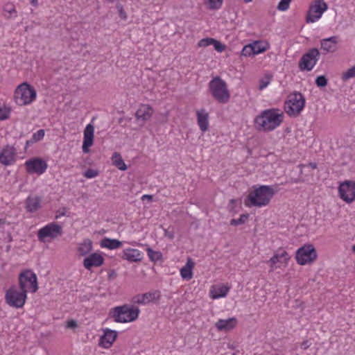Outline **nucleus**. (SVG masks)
I'll use <instances>...</instances> for the list:
<instances>
[{
  "instance_id": "35",
  "label": "nucleus",
  "mask_w": 355,
  "mask_h": 355,
  "mask_svg": "<svg viewBox=\"0 0 355 355\" xmlns=\"http://www.w3.org/2000/svg\"><path fill=\"white\" fill-rule=\"evenodd\" d=\"M355 77V66L349 69L347 71L343 72L341 78L343 81H347L350 78Z\"/></svg>"
},
{
  "instance_id": "22",
  "label": "nucleus",
  "mask_w": 355,
  "mask_h": 355,
  "mask_svg": "<svg viewBox=\"0 0 355 355\" xmlns=\"http://www.w3.org/2000/svg\"><path fill=\"white\" fill-rule=\"evenodd\" d=\"M237 323V320L235 318H230L227 320L220 319L216 323V327L218 331H228L233 329Z\"/></svg>"
},
{
  "instance_id": "7",
  "label": "nucleus",
  "mask_w": 355,
  "mask_h": 355,
  "mask_svg": "<svg viewBox=\"0 0 355 355\" xmlns=\"http://www.w3.org/2000/svg\"><path fill=\"white\" fill-rule=\"evenodd\" d=\"M24 290L17 291L15 286L10 287L6 293L5 300L11 307L21 308L24 306L27 295Z\"/></svg>"
},
{
  "instance_id": "24",
  "label": "nucleus",
  "mask_w": 355,
  "mask_h": 355,
  "mask_svg": "<svg viewBox=\"0 0 355 355\" xmlns=\"http://www.w3.org/2000/svg\"><path fill=\"white\" fill-rule=\"evenodd\" d=\"M197 121L202 132H206L209 125V114L204 109L196 112Z\"/></svg>"
},
{
  "instance_id": "44",
  "label": "nucleus",
  "mask_w": 355,
  "mask_h": 355,
  "mask_svg": "<svg viewBox=\"0 0 355 355\" xmlns=\"http://www.w3.org/2000/svg\"><path fill=\"white\" fill-rule=\"evenodd\" d=\"M83 175L87 178H93L98 175V172L96 170L89 168L84 173Z\"/></svg>"
},
{
  "instance_id": "29",
  "label": "nucleus",
  "mask_w": 355,
  "mask_h": 355,
  "mask_svg": "<svg viewBox=\"0 0 355 355\" xmlns=\"http://www.w3.org/2000/svg\"><path fill=\"white\" fill-rule=\"evenodd\" d=\"M92 250V243L90 240H85L80 244L78 251L80 256H85L89 253Z\"/></svg>"
},
{
  "instance_id": "3",
  "label": "nucleus",
  "mask_w": 355,
  "mask_h": 355,
  "mask_svg": "<svg viewBox=\"0 0 355 355\" xmlns=\"http://www.w3.org/2000/svg\"><path fill=\"white\" fill-rule=\"evenodd\" d=\"M209 88L212 96L219 103H225L229 101L230 94L227 83L220 76L213 78L209 83Z\"/></svg>"
},
{
  "instance_id": "52",
  "label": "nucleus",
  "mask_w": 355,
  "mask_h": 355,
  "mask_svg": "<svg viewBox=\"0 0 355 355\" xmlns=\"http://www.w3.org/2000/svg\"><path fill=\"white\" fill-rule=\"evenodd\" d=\"M31 3L33 6H36L37 5V0H31Z\"/></svg>"
},
{
  "instance_id": "11",
  "label": "nucleus",
  "mask_w": 355,
  "mask_h": 355,
  "mask_svg": "<svg viewBox=\"0 0 355 355\" xmlns=\"http://www.w3.org/2000/svg\"><path fill=\"white\" fill-rule=\"evenodd\" d=\"M62 234V227L56 223H51L41 228L37 233L40 241H45L46 238L55 239Z\"/></svg>"
},
{
  "instance_id": "18",
  "label": "nucleus",
  "mask_w": 355,
  "mask_h": 355,
  "mask_svg": "<svg viewBox=\"0 0 355 355\" xmlns=\"http://www.w3.org/2000/svg\"><path fill=\"white\" fill-rule=\"evenodd\" d=\"M103 261L104 259L102 255L94 252L84 259L83 266L86 269L90 270L92 267H99L103 265Z\"/></svg>"
},
{
  "instance_id": "2",
  "label": "nucleus",
  "mask_w": 355,
  "mask_h": 355,
  "mask_svg": "<svg viewBox=\"0 0 355 355\" xmlns=\"http://www.w3.org/2000/svg\"><path fill=\"white\" fill-rule=\"evenodd\" d=\"M274 194L275 191L271 187L262 185L250 192L248 200L252 205L261 207L269 204Z\"/></svg>"
},
{
  "instance_id": "10",
  "label": "nucleus",
  "mask_w": 355,
  "mask_h": 355,
  "mask_svg": "<svg viewBox=\"0 0 355 355\" xmlns=\"http://www.w3.org/2000/svg\"><path fill=\"white\" fill-rule=\"evenodd\" d=\"M319 58V51L313 48L302 55L299 62V67L301 70L309 71L315 67Z\"/></svg>"
},
{
  "instance_id": "58",
  "label": "nucleus",
  "mask_w": 355,
  "mask_h": 355,
  "mask_svg": "<svg viewBox=\"0 0 355 355\" xmlns=\"http://www.w3.org/2000/svg\"><path fill=\"white\" fill-rule=\"evenodd\" d=\"M64 212H62L60 214V216H64Z\"/></svg>"
},
{
  "instance_id": "54",
  "label": "nucleus",
  "mask_w": 355,
  "mask_h": 355,
  "mask_svg": "<svg viewBox=\"0 0 355 355\" xmlns=\"http://www.w3.org/2000/svg\"><path fill=\"white\" fill-rule=\"evenodd\" d=\"M31 140H28L26 143V147H28V146L31 145L32 144H31Z\"/></svg>"
},
{
  "instance_id": "6",
  "label": "nucleus",
  "mask_w": 355,
  "mask_h": 355,
  "mask_svg": "<svg viewBox=\"0 0 355 355\" xmlns=\"http://www.w3.org/2000/svg\"><path fill=\"white\" fill-rule=\"evenodd\" d=\"M305 105V98L300 92H294L285 102L284 110L290 116H297L302 111Z\"/></svg>"
},
{
  "instance_id": "21",
  "label": "nucleus",
  "mask_w": 355,
  "mask_h": 355,
  "mask_svg": "<svg viewBox=\"0 0 355 355\" xmlns=\"http://www.w3.org/2000/svg\"><path fill=\"white\" fill-rule=\"evenodd\" d=\"M121 257L130 262H138L142 259L141 252L137 249L127 248L123 251Z\"/></svg>"
},
{
  "instance_id": "13",
  "label": "nucleus",
  "mask_w": 355,
  "mask_h": 355,
  "mask_svg": "<svg viewBox=\"0 0 355 355\" xmlns=\"http://www.w3.org/2000/svg\"><path fill=\"white\" fill-rule=\"evenodd\" d=\"M340 198L347 203H351L355 200V182L345 181L338 187Z\"/></svg>"
},
{
  "instance_id": "31",
  "label": "nucleus",
  "mask_w": 355,
  "mask_h": 355,
  "mask_svg": "<svg viewBox=\"0 0 355 355\" xmlns=\"http://www.w3.org/2000/svg\"><path fill=\"white\" fill-rule=\"evenodd\" d=\"M229 291V288L226 286H222L217 288H214L211 291V297L213 299H217L219 297H225Z\"/></svg>"
},
{
  "instance_id": "9",
  "label": "nucleus",
  "mask_w": 355,
  "mask_h": 355,
  "mask_svg": "<svg viewBox=\"0 0 355 355\" xmlns=\"http://www.w3.org/2000/svg\"><path fill=\"white\" fill-rule=\"evenodd\" d=\"M317 258V252L313 245H305L300 248L295 255L298 264L306 265L312 263Z\"/></svg>"
},
{
  "instance_id": "56",
  "label": "nucleus",
  "mask_w": 355,
  "mask_h": 355,
  "mask_svg": "<svg viewBox=\"0 0 355 355\" xmlns=\"http://www.w3.org/2000/svg\"><path fill=\"white\" fill-rule=\"evenodd\" d=\"M246 3H248V2H251L252 0H243Z\"/></svg>"
},
{
  "instance_id": "27",
  "label": "nucleus",
  "mask_w": 355,
  "mask_h": 355,
  "mask_svg": "<svg viewBox=\"0 0 355 355\" xmlns=\"http://www.w3.org/2000/svg\"><path fill=\"white\" fill-rule=\"evenodd\" d=\"M41 199L38 196L28 197L26 199V209L30 212L37 211L40 207Z\"/></svg>"
},
{
  "instance_id": "14",
  "label": "nucleus",
  "mask_w": 355,
  "mask_h": 355,
  "mask_svg": "<svg viewBox=\"0 0 355 355\" xmlns=\"http://www.w3.org/2000/svg\"><path fill=\"white\" fill-rule=\"evenodd\" d=\"M27 173H36L41 175L45 172L47 168V164L40 158H33L25 162Z\"/></svg>"
},
{
  "instance_id": "4",
  "label": "nucleus",
  "mask_w": 355,
  "mask_h": 355,
  "mask_svg": "<svg viewBox=\"0 0 355 355\" xmlns=\"http://www.w3.org/2000/svg\"><path fill=\"white\" fill-rule=\"evenodd\" d=\"M36 96L35 88L27 83H23L15 89V101L19 106L26 105L35 101Z\"/></svg>"
},
{
  "instance_id": "40",
  "label": "nucleus",
  "mask_w": 355,
  "mask_h": 355,
  "mask_svg": "<svg viewBox=\"0 0 355 355\" xmlns=\"http://www.w3.org/2000/svg\"><path fill=\"white\" fill-rule=\"evenodd\" d=\"M328 80L324 76H318L315 79V84L319 87H324L327 85Z\"/></svg>"
},
{
  "instance_id": "23",
  "label": "nucleus",
  "mask_w": 355,
  "mask_h": 355,
  "mask_svg": "<svg viewBox=\"0 0 355 355\" xmlns=\"http://www.w3.org/2000/svg\"><path fill=\"white\" fill-rule=\"evenodd\" d=\"M337 43L338 40L336 36L323 39L320 42L321 49L327 53H333L337 49Z\"/></svg>"
},
{
  "instance_id": "42",
  "label": "nucleus",
  "mask_w": 355,
  "mask_h": 355,
  "mask_svg": "<svg viewBox=\"0 0 355 355\" xmlns=\"http://www.w3.org/2000/svg\"><path fill=\"white\" fill-rule=\"evenodd\" d=\"M291 1V0H281L277 6V9L282 11L287 10L289 8Z\"/></svg>"
},
{
  "instance_id": "53",
  "label": "nucleus",
  "mask_w": 355,
  "mask_h": 355,
  "mask_svg": "<svg viewBox=\"0 0 355 355\" xmlns=\"http://www.w3.org/2000/svg\"><path fill=\"white\" fill-rule=\"evenodd\" d=\"M267 85H268V83H263L261 85H260V87H260V89H263L265 87H266V86H267Z\"/></svg>"
},
{
  "instance_id": "45",
  "label": "nucleus",
  "mask_w": 355,
  "mask_h": 355,
  "mask_svg": "<svg viewBox=\"0 0 355 355\" xmlns=\"http://www.w3.org/2000/svg\"><path fill=\"white\" fill-rule=\"evenodd\" d=\"M211 44L214 45L215 50L218 52H223L225 49V46L224 44H222L219 41L216 40H214V42H212Z\"/></svg>"
},
{
  "instance_id": "39",
  "label": "nucleus",
  "mask_w": 355,
  "mask_h": 355,
  "mask_svg": "<svg viewBox=\"0 0 355 355\" xmlns=\"http://www.w3.org/2000/svg\"><path fill=\"white\" fill-rule=\"evenodd\" d=\"M3 11L7 12L10 14V16H8V18L11 17L13 14L16 15L17 13V10L15 9V6L10 3H6L3 6Z\"/></svg>"
},
{
  "instance_id": "20",
  "label": "nucleus",
  "mask_w": 355,
  "mask_h": 355,
  "mask_svg": "<svg viewBox=\"0 0 355 355\" xmlns=\"http://www.w3.org/2000/svg\"><path fill=\"white\" fill-rule=\"evenodd\" d=\"M117 332L114 330L107 329L104 331V334L101 337L99 345L104 348H109L116 340Z\"/></svg>"
},
{
  "instance_id": "30",
  "label": "nucleus",
  "mask_w": 355,
  "mask_h": 355,
  "mask_svg": "<svg viewBox=\"0 0 355 355\" xmlns=\"http://www.w3.org/2000/svg\"><path fill=\"white\" fill-rule=\"evenodd\" d=\"M113 164L121 171H125L127 169L126 164L123 162L121 156L118 153H114L112 157Z\"/></svg>"
},
{
  "instance_id": "49",
  "label": "nucleus",
  "mask_w": 355,
  "mask_h": 355,
  "mask_svg": "<svg viewBox=\"0 0 355 355\" xmlns=\"http://www.w3.org/2000/svg\"><path fill=\"white\" fill-rule=\"evenodd\" d=\"M309 346H310V344L308 340H305V341L302 342L301 344V347L304 349H306L307 348L309 347Z\"/></svg>"
},
{
  "instance_id": "50",
  "label": "nucleus",
  "mask_w": 355,
  "mask_h": 355,
  "mask_svg": "<svg viewBox=\"0 0 355 355\" xmlns=\"http://www.w3.org/2000/svg\"><path fill=\"white\" fill-rule=\"evenodd\" d=\"M116 277V273L114 270H111L108 274V279H112Z\"/></svg>"
},
{
  "instance_id": "32",
  "label": "nucleus",
  "mask_w": 355,
  "mask_h": 355,
  "mask_svg": "<svg viewBox=\"0 0 355 355\" xmlns=\"http://www.w3.org/2000/svg\"><path fill=\"white\" fill-rule=\"evenodd\" d=\"M146 251H147V254H148L149 259L153 262L161 260L162 258V254L159 251H154L150 248H148L146 249Z\"/></svg>"
},
{
  "instance_id": "38",
  "label": "nucleus",
  "mask_w": 355,
  "mask_h": 355,
  "mask_svg": "<svg viewBox=\"0 0 355 355\" xmlns=\"http://www.w3.org/2000/svg\"><path fill=\"white\" fill-rule=\"evenodd\" d=\"M210 9L219 8L223 3V0H205Z\"/></svg>"
},
{
  "instance_id": "55",
  "label": "nucleus",
  "mask_w": 355,
  "mask_h": 355,
  "mask_svg": "<svg viewBox=\"0 0 355 355\" xmlns=\"http://www.w3.org/2000/svg\"><path fill=\"white\" fill-rule=\"evenodd\" d=\"M166 235L168 236L169 238L171 239H173V234H171V233H166Z\"/></svg>"
},
{
  "instance_id": "25",
  "label": "nucleus",
  "mask_w": 355,
  "mask_h": 355,
  "mask_svg": "<svg viewBox=\"0 0 355 355\" xmlns=\"http://www.w3.org/2000/svg\"><path fill=\"white\" fill-rule=\"evenodd\" d=\"M289 259L288 254L285 250H282L278 253L275 254L269 261H267L268 263L270 264L271 271L274 270V266L278 262L280 263H286L287 260Z\"/></svg>"
},
{
  "instance_id": "48",
  "label": "nucleus",
  "mask_w": 355,
  "mask_h": 355,
  "mask_svg": "<svg viewBox=\"0 0 355 355\" xmlns=\"http://www.w3.org/2000/svg\"><path fill=\"white\" fill-rule=\"evenodd\" d=\"M77 326L76 321L75 320H70L67 322V327L68 328H73L76 327Z\"/></svg>"
},
{
  "instance_id": "36",
  "label": "nucleus",
  "mask_w": 355,
  "mask_h": 355,
  "mask_svg": "<svg viewBox=\"0 0 355 355\" xmlns=\"http://www.w3.org/2000/svg\"><path fill=\"white\" fill-rule=\"evenodd\" d=\"M45 132L43 129H40L35 132L31 138V144H33L42 140L44 137Z\"/></svg>"
},
{
  "instance_id": "5",
  "label": "nucleus",
  "mask_w": 355,
  "mask_h": 355,
  "mask_svg": "<svg viewBox=\"0 0 355 355\" xmlns=\"http://www.w3.org/2000/svg\"><path fill=\"white\" fill-rule=\"evenodd\" d=\"M139 308L123 305L115 307L112 311V318L116 322H128L135 320L139 315Z\"/></svg>"
},
{
  "instance_id": "19",
  "label": "nucleus",
  "mask_w": 355,
  "mask_h": 355,
  "mask_svg": "<svg viewBox=\"0 0 355 355\" xmlns=\"http://www.w3.org/2000/svg\"><path fill=\"white\" fill-rule=\"evenodd\" d=\"M94 127L92 124H88L84 130V139L83 144V151L84 153L89 152V148L94 143Z\"/></svg>"
},
{
  "instance_id": "47",
  "label": "nucleus",
  "mask_w": 355,
  "mask_h": 355,
  "mask_svg": "<svg viewBox=\"0 0 355 355\" xmlns=\"http://www.w3.org/2000/svg\"><path fill=\"white\" fill-rule=\"evenodd\" d=\"M116 8L119 12V16L121 17V18L126 19V13L123 8V6L121 4H117Z\"/></svg>"
},
{
  "instance_id": "1",
  "label": "nucleus",
  "mask_w": 355,
  "mask_h": 355,
  "mask_svg": "<svg viewBox=\"0 0 355 355\" xmlns=\"http://www.w3.org/2000/svg\"><path fill=\"white\" fill-rule=\"evenodd\" d=\"M278 110L270 109L263 111L254 119V123L258 130L271 131L278 127L283 121V113H279Z\"/></svg>"
},
{
  "instance_id": "33",
  "label": "nucleus",
  "mask_w": 355,
  "mask_h": 355,
  "mask_svg": "<svg viewBox=\"0 0 355 355\" xmlns=\"http://www.w3.org/2000/svg\"><path fill=\"white\" fill-rule=\"evenodd\" d=\"M249 218L248 214H243L240 216V217L237 219L233 218L230 220V225L233 226H236L239 225L244 224Z\"/></svg>"
},
{
  "instance_id": "57",
  "label": "nucleus",
  "mask_w": 355,
  "mask_h": 355,
  "mask_svg": "<svg viewBox=\"0 0 355 355\" xmlns=\"http://www.w3.org/2000/svg\"><path fill=\"white\" fill-rule=\"evenodd\" d=\"M352 250H353V251L355 252V244L353 245V247H352Z\"/></svg>"
},
{
  "instance_id": "37",
  "label": "nucleus",
  "mask_w": 355,
  "mask_h": 355,
  "mask_svg": "<svg viewBox=\"0 0 355 355\" xmlns=\"http://www.w3.org/2000/svg\"><path fill=\"white\" fill-rule=\"evenodd\" d=\"M252 49H253V47L252 46V44H249L244 46V47L243 48V49L241 51V55L245 56V57L254 56V55Z\"/></svg>"
},
{
  "instance_id": "28",
  "label": "nucleus",
  "mask_w": 355,
  "mask_h": 355,
  "mask_svg": "<svg viewBox=\"0 0 355 355\" xmlns=\"http://www.w3.org/2000/svg\"><path fill=\"white\" fill-rule=\"evenodd\" d=\"M122 245V243L117 239H112L109 238H105L101 241V245L103 248H106L110 250H114L119 248Z\"/></svg>"
},
{
  "instance_id": "46",
  "label": "nucleus",
  "mask_w": 355,
  "mask_h": 355,
  "mask_svg": "<svg viewBox=\"0 0 355 355\" xmlns=\"http://www.w3.org/2000/svg\"><path fill=\"white\" fill-rule=\"evenodd\" d=\"M299 166L300 167V173H303V168L311 167V168L315 169V168H317V164L315 163V162H310L307 165L306 164H300Z\"/></svg>"
},
{
  "instance_id": "15",
  "label": "nucleus",
  "mask_w": 355,
  "mask_h": 355,
  "mask_svg": "<svg viewBox=\"0 0 355 355\" xmlns=\"http://www.w3.org/2000/svg\"><path fill=\"white\" fill-rule=\"evenodd\" d=\"M153 114V110L151 106L146 104H141L135 112V118L141 125H144L147 121L150 120Z\"/></svg>"
},
{
  "instance_id": "43",
  "label": "nucleus",
  "mask_w": 355,
  "mask_h": 355,
  "mask_svg": "<svg viewBox=\"0 0 355 355\" xmlns=\"http://www.w3.org/2000/svg\"><path fill=\"white\" fill-rule=\"evenodd\" d=\"M212 42H214V39L213 38H204L199 41L198 46L200 47H206L212 44Z\"/></svg>"
},
{
  "instance_id": "41",
  "label": "nucleus",
  "mask_w": 355,
  "mask_h": 355,
  "mask_svg": "<svg viewBox=\"0 0 355 355\" xmlns=\"http://www.w3.org/2000/svg\"><path fill=\"white\" fill-rule=\"evenodd\" d=\"M10 110L4 105L0 104V120H4L8 118Z\"/></svg>"
},
{
  "instance_id": "16",
  "label": "nucleus",
  "mask_w": 355,
  "mask_h": 355,
  "mask_svg": "<svg viewBox=\"0 0 355 355\" xmlns=\"http://www.w3.org/2000/svg\"><path fill=\"white\" fill-rule=\"evenodd\" d=\"M16 149L7 145L0 152V163L4 166H9L15 162Z\"/></svg>"
},
{
  "instance_id": "34",
  "label": "nucleus",
  "mask_w": 355,
  "mask_h": 355,
  "mask_svg": "<svg viewBox=\"0 0 355 355\" xmlns=\"http://www.w3.org/2000/svg\"><path fill=\"white\" fill-rule=\"evenodd\" d=\"M252 46L253 47L252 50L254 55L263 53L266 50V48L264 47L260 42H254L252 43Z\"/></svg>"
},
{
  "instance_id": "8",
  "label": "nucleus",
  "mask_w": 355,
  "mask_h": 355,
  "mask_svg": "<svg viewBox=\"0 0 355 355\" xmlns=\"http://www.w3.org/2000/svg\"><path fill=\"white\" fill-rule=\"evenodd\" d=\"M19 285L20 290L27 293L30 289L32 293H35L38 289L36 275L31 270L21 272L19 276Z\"/></svg>"
},
{
  "instance_id": "12",
  "label": "nucleus",
  "mask_w": 355,
  "mask_h": 355,
  "mask_svg": "<svg viewBox=\"0 0 355 355\" xmlns=\"http://www.w3.org/2000/svg\"><path fill=\"white\" fill-rule=\"evenodd\" d=\"M327 9V4L323 0H316L312 4L307 13L306 22L313 23L320 19L323 12Z\"/></svg>"
},
{
  "instance_id": "17",
  "label": "nucleus",
  "mask_w": 355,
  "mask_h": 355,
  "mask_svg": "<svg viewBox=\"0 0 355 355\" xmlns=\"http://www.w3.org/2000/svg\"><path fill=\"white\" fill-rule=\"evenodd\" d=\"M159 297V291H153L134 296L133 302L139 304H146L151 302L155 301L156 300H158Z\"/></svg>"
},
{
  "instance_id": "26",
  "label": "nucleus",
  "mask_w": 355,
  "mask_h": 355,
  "mask_svg": "<svg viewBox=\"0 0 355 355\" xmlns=\"http://www.w3.org/2000/svg\"><path fill=\"white\" fill-rule=\"evenodd\" d=\"M194 263L189 258L185 266L180 270V275L184 279L190 280L193 277L192 268Z\"/></svg>"
},
{
  "instance_id": "51",
  "label": "nucleus",
  "mask_w": 355,
  "mask_h": 355,
  "mask_svg": "<svg viewBox=\"0 0 355 355\" xmlns=\"http://www.w3.org/2000/svg\"><path fill=\"white\" fill-rule=\"evenodd\" d=\"M146 200H150V201H151V200H153V196H151V195H147V194L144 195V196L141 197V200H146Z\"/></svg>"
}]
</instances>
